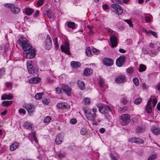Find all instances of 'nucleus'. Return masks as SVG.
<instances>
[{
  "label": "nucleus",
  "mask_w": 160,
  "mask_h": 160,
  "mask_svg": "<svg viewBox=\"0 0 160 160\" xmlns=\"http://www.w3.org/2000/svg\"><path fill=\"white\" fill-rule=\"evenodd\" d=\"M32 62H27V67L28 72L31 73H33V72H35V71L33 69Z\"/></svg>",
  "instance_id": "16"
},
{
  "label": "nucleus",
  "mask_w": 160,
  "mask_h": 160,
  "mask_svg": "<svg viewBox=\"0 0 160 160\" xmlns=\"http://www.w3.org/2000/svg\"><path fill=\"white\" fill-rule=\"evenodd\" d=\"M56 92L58 94H59L61 92V89H60V88H56Z\"/></svg>",
  "instance_id": "60"
},
{
  "label": "nucleus",
  "mask_w": 160,
  "mask_h": 160,
  "mask_svg": "<svg viewBox=\"0 0 160 160\" xmlns=\"http://www.w3.org/2000/svg\"><path fill=\"white\" fill-rule=\"evenodd\" d=\"M146 21L147 22H149L151 21V18L149 16H147L145 17Z\"/></svg>",
  "instance_id": "50"
},
{
  "label": "nucleus",
  "mask_w": 160,
  "mask_h": 160,
  "mask_svg": "<svg viewBox=\"0 0 160 160\" xmlns=\"http://www.w3.org/2000/svg\"><path fill=\"white\" fill-rule=\"evenodd\" d=\"M45 46L47 50L50 49L52 46V41L50 35H48L45 41Z\"/></svg>",
  "instance_id": "9"
},
{
  "label": "nucleus",
  "mask_w": 160,
  "mask_h": 160,
  "mask_svg": "<svg viewBox=\"0 0 160 160\" xmlns=\"http://www.w3.org/2000/svg\"><path fill=\"white\" fill-rule=\"evenodd\" d=\"M84 112L87 119L89 120L93 121L96 117V113H92L84 109Z\"/></svg>",
  "instance_id": "7"
},
{
  "label": "nucleus",
  "mask_w": 160,
  "mask_h": 160,
  "mask_svg": "<svg viewBox=\"0 0 160 160\" xmlns=\"http://www.w3.org/2000/svg\"><path fill=\"white\" fill-rule=\"evenodd\" d=\"M119 51L120 52L122 53H124L126 52V51L124 49H122V48H120L119 49Z\"/></svg>",
  "instance_id": "62"
},
{
  "label": "nucleus",
  "mask_w": 160,
  "mask_h": 160,
  "mask_svg": "<svg viewBox=\"0 0 160 160\" xmlns=\"http://www.w3.org/2000/svg\"><path fill=\"white\" fill-rule=\"evenodd\" d=\"M148 32L151 33L152 34L154 37H155L156 38H157V33H156L154 31H152L151 30H148Z\"/></svg>",
  "instance_id": "46"
},
{
  "label": "nucleus",
  "mask_w": 160,
  "mask_h": 160,
  "mask_svg": "<svg viewBox=\"0 0 160 160\" xmlns=\"http://www.w3.org/2000/svg\"><path fill=\"white\" fill-rule=\"evenodd\" d=\"M78 84L80 89L82 90L84 89L85 85L83 81L81 80H78Z\"/></svg>",
  "instance_id": "22"
},
{
  "label": "nucleus",
  "mask_w": 160,
  "mask_h": 160,
  "mask_svg": "<svg viewBox=\"0 0 160 160\" xmlns=\"http://www.w3.org/2000/svg\"><path fill=\"white\" fill-rule=\"evenodd\" d=\"M40 78H34L29 80V83H37L40 81Z\"/></svg>",
  "instance_id": "19"
},
{
  "label": "nucleus",
  "mask_w": 160,
  "mask_h": 160,
  "mask_svg": "<svg viewBox=\"0 0 160 160\" xmlns=\"http://www.w3.org/2000/svg\"><path fill=\"white\" fill-rule=\"evenodd\" d=\"M24 127L28 129H30L32 128V125L28 122H26L23 124Z\"/></svg>",
  "instance_id": "25"
},
{
  "label": "nucleus",
  "mask_w": 160,
  "mask_h": 160,
  "mask_svg": "<svg viewBox=\"0 0 160 160\" xmlns=\"http://www.w3.org/2000/svg\"><path fill=\"white\" fill-rule=\"evenodd\" d=\"M70 64L71 66L73 68H77L81 66L80 62L74 61H72L71 62Z\"/></svg>",
  "instance_id": "18"
},
{
  "label": "nucleus",
  "mask_w": 160,
  "mask_h": 160,
  "mask_svg": "<svg viewBox=\"0 0 160 160\" xmlns=\"http://www.w3.org/2000/svg\"><path fill=\"white\" fill-rule=\"evenodd\" d=\"M133 82L136 86H138L139 85V81L137 78H134L133 79Z\"/></svg>",
  "instance_id": "37"
},
{
  "label": "nucleus",
  "mask_w": 160,
  "mask_h": 160,
  "mask_svg": "<svg viewBox=\"0 0 160 160\" xmlns=\"http://www.w3.org/2000/svg\"><path fill=\"white\" fill-rule=\"evenodd\" d=\"M157 103V100L155 98H154L152 100V103L153 104V106L154 107Z\"/></svg>",
  "instance_id": "56"
},
{
  "label": "nucleus",
  "mask_w": 160,
  "mask_h": 160,
  "mask_svg": "<svg viewBox=\"0 0 160 160\" xmlns=\"http://www.w3.org/2000/svg\"><path fill=\"white\" fill-rule=\"evenodd\" d=\"M156 88L158 90H160V82L157 85Z\"/></svg>",
  "instance_id": "63"
},
{
  "label": "nucleus",
  "mask_w": 160,
  "mask_h": 160,
  "mask_svg": "<svg viewBox=\"0 0 160 160\" xmlns=\"http://www.w3.org/2000/svg\"><path fill=\"white\" fill-rule=\"evenodd\" d=\"M146 69V67L143 64H140L139 65V71L140 72H142L145 70Z\"/></svg>",
  "instance_id": "30"
},
{
  "label": "nucleus",
  "mask_w": 160,
  "mask_h": 160,
  "mask_svg": "<svg viewBox=\"0 0 160 160\" xmlns=\"http://www.w3.org/2000/svg\"><path fill=\"white\" fill-rule=\"evenodd\" d=\"M103 64L107 66H110L113 64V61L112 59L109 58H105L103 60Z\"/></svg>",
  "instance_id": "14"
},
{
  "label": "nucleus",
  "mask_w": 160,
  "mask_h": 160,
  "mask_svg": "<svg viewBox=\"0 0 160 160\" xmlns=\"http://www.w3.org/2000/svg\"><path fill=\"white\" fill-rule=\"evenodd\" d=\"M5 73V69L4 68L0 69V76H2Z\"/></svg>",
  "instance_id": "45"
},
{
  "label": "nucleus",
  "mask_w": 160,
  "mask_h": 160,
  "mask_svg": "<svg viewBox=\"0 0 160 160\" xmlns=\"http://www.w3.org/2000/svg\"><path fill=\"white\" fill-rule=\"evenodd\" d=\"M127 102V99L126 97L123 98L121 100V102L124 105L126 104Z\"/></svg>",
  "instance_id": "43"
},
{
  "label": "nucleus",
  "mask_w": 160,
  "mask_h": 160,
  "mask_svg": "<svg viewBox=\"0 0 160 160\" xmlns=\"http://www.w3.org/2000/svg\"><path fill=\"white\" fill-rule=\"evenodd\" d=\"M68 26L70 28L74 29L75 27V23L73 22H69L68 23Z\"/></svg>",
  "instance_id": "34"
},
{
  "label": "nucleus",
  "mask_w": 160,
  "mask_h": 160,
  "mask_svg": "<svg viewBox=\"0 0 160 160\" xmlns=\"http://www.w3.org/2000/svg\"><path fill=\"white\" fill-rule=\"evenodd\" d=\"M99 131L101 133H104L105 131V129L104 128H102L99 129Z\"/></svg>",
  "instance_id": "61"
},
{
  "label": "nucleus",
  "mask_w": 160,
  "mask_h": 160,
  "mask_svg": "<svg viewBox=\"0 0 160 160\" xmlns=\"http://www.w3.org/2000/svg\"><path fill=\"white\" fill-rule=\"evenodd\" d=\"M143 131V129L140 127H138L136 129V131L137 132H141Z\"/></svg>",
  "instance_id": "41"
},
{
  "label": "nucleus",
  "mask_w": 160,
  "mask_h": 160,
  "mask_svg": "<svg viewBox=\"0 0 160 160\" xmlns=\"http://www.w3.org/2000/svg\"><path fill=\"white\" fill-rule=\"evenodd\" d=\"M39 12L38 10H37L34 15V17H37V16L38 15Z\"/></svg>",
  "instance_id": "58"
},
{
  "label": "nucleus",
  "mask_w": 160,
  "mask_h": 160,
  "mask_svg": "<svg viewBox=\"0 0 160 160\" xmlns=\"http://www.w3.org/2000/svg\"><path fill=\"white\" fill-rule=\"evenodd\" d=\"M151 53L150 54V55L152 57H154L157 54L158 52L157 51H155V52H152V51L151 50Z\"/></svg>",
  "instance_id": "51"
},
{
  "label": "nucleus",
  "mask_w": 160,
  "mask_h": 160,
  "mask_svg": "<svg viewBox=\"0 0 160 160\" xmlns=\"http://www.w3.org/2000/svg\"><path fill=\"white\" fill-rule=\"evenodd\" d=\"M61 51L66 54L70 55L71 53L69 50V43L66 41L64 45H62L61 47Z\"/></svg>",
  "instance_id": "5"
},
{
  "label": "nucleus",
  "mask_w": 160,
  "mask_h": 160,
  "mask_svg": "<svg viewBox=\"0 0 160 160\" xmlns=\"http://www.w3.org/2000/svg\"><path fill=\"white\" fill-rule=\"evenodd\" d=\"M115 82L117 83H121L127 81L126 78L124 75L118 76L115 79Z\"/></svg>",
  "instance_id": "12"
},
{
  "label": "nucleus",
  "mask_w": 160,
  "mask_h": 160,
  "mask_svg": "<svg viewBox=\"0 0 160 160\" xmlns=\"http://www.w3.org/2000/svg\"><path fill=\"white\" fill-rule=\"evenodd\" d=\"M42 102L44 104L47 105L48 103V101L47 99H44L42 101Z\"/></svg>",
  "instance_id": "54"
},
{
  "label": "nucleus",
  "mask_w": 160,
  "mask_h": 160,
  "mask_svg": "<svg viewBox=\"0 0 160 160\" xmlns=\"http://www.w3.org/2000/svg\"><path fill=\"white\" fill-rule=\"evenodd\" d=\"M51 120V118L50 116H47L44 120V122L47 123L49 122Z\"/></svg>",
  "instance_id": "38"
},
{
  "label": "nucleus",
  "mask_w": 160,
  "mask_h": 160,
  "mask_svg": "<svg viewBox=\"0 0 160 160\" xmlns=\"http://www.w3.org/2000/svg\"><path fill=\"white\" fill-rule=\"evenodd\" d=\"M157 108L158 110L160 111V102H159L157 104Z\"/></svg>",
  "instance_id": "64"
},
{
  "label": "nucleus",
  "mask_w": 160,
  "mask_h": 160,
  "mask_svg": "<svg viewBox=\"0 0 160 160\" xmlns=\"http://www.w3.org/2000/svg\"><path fill=\"white\" fill-rule=\"evenodd\" d=\"M124 21L126 22H127V23L130 26L132 27L133 26V24H132V21L131 20H124Z\"/></svg>",
  "instance_id": "40"
},
{
  "label": "nucleus",
  "mask_w": 160,
  "mask_h": 160,
  "mask_svg": "<svg viewBox=\"0 0 160 160\" xmlns=\"http://www.w3.org/2000/svg\"><path fill=\"white\" fill-rule=\"evenodd\" d=\"M142 101V99L140 98H137L134 101V103L136 104H139Z\"/></svg>",
  "instance_id": "36"
},
{
  "label": "nucleus",
  "mask_w": 160,
  "mask_h": 160,
  "mask_svg": "<svg viewBox=\"0 0 160 160\" xmlns=\"http://www.w3.org/2000/svg\"><path fill=\"white\" fill-rule=\"evenodd\" d=\"M58 157L60 158H62L65 157V154H63L61 152H59L58 153Z\"/></svg>",
  "instance_id": "48"
},
{
  "label": "nucleus",
  "mask_w": 160,
  "mask_h": 160,
  "mask_svg": "<svg viewBox=\"0 0 160 160\" xmlns=\"http://www.w3.org/2000/svg\"><path fill=\"white\" fill-rule=\"evenodd\" d=\"M98 83L100 86L102 87L103 86V82L102 80H100L99 81Z\"/></svg>",
  "instance_id": "55"
},
{
  "label": "nucleus",
  "mask_w": 160,
  "mask_h": 160,
  "mask_svg": "<svg viewBox=\"0 0 160 160\" xmlns=\"http://www.w3.org/2000/svg\"><path fill=\"white\" fill-rule=\"evenodd\" d=\"M87 130L85 128H82L80 131V133L82 135H85L86 134Z\"/></svg>",
  "instance_id": "42"
},
{
  "label": "nucleus",
  "mask_w": 160,
  "mask_h": 160,
  "mask_svg": "<svg viewBox=\"0 0 160 160\" xmlns=\"http://www.w3.org/2000/svg\"><path fill=\"white\" fill-rule=\"evenodd\" d=\"M62 89L68 96L71 95V89L66 85L62 84Z\"/></svg>",
  "instance_id": "13"
},
{
  "label": "nucleus",
  "mask_w": 160,
  "mask_h": 160,
  "mask_svg": "<svg viewBox=\"0 0 160 160\" xmlns=\"http://www.w3.org/2000/svg\"><path fill=\"white\" fill-rule=\"evenodd\" d=\"M24 108L26 109L30 115H31L35 110V107L32 104L25 105Z\"/></svg>",
  "instance_id": "11"
},
{
  "label": "nucleus",
  "mask_w": 160,
  "mask_h": 160,
  "mask_svg": "<svg viewBox=\"0 0 160 160\" xmlns=\"http://www.w3.org/2000/svg\"><path fill=\"white\" fill-rule=\"evenodd\" d=\"M151 130L152 133L156 135H158L160 133V129L159 128L152 127V128Z\"/></svg>",
  "instance_id": "21"
},
{
  "label": "nucleus",
  "mask_w": 160,
  "mask_h": 160,
  "mask_svg": "<svg viewBox=\"0 0 160 160\" xmlns=\"http://www.w3.org/2000/svg\"><path fill=\"white\" fill-rule=\"evenodd\" d=\"M57 108L59 109H62L65 108L66 109L70 108V106L67 103H65L63 102H60L58 103L57 105Z\"/></svg>",
  "instance_id": "15"
},
{
  "label": "nucleus",
  "mask_w": 160,
  "mask_h": 160,
  "mask_svg": "<svg viewBox=\"0 0 160 160\" xmlns=\"http://www.w3.org/2000/svg\"><path fill=\"white\" fill-rule=\"evenodd\" d=\"M84 101L85 104H89L90 102V100L89 98H86L84 99Z\"/></svg>",
  "instance_id": "44"
},
{
  "label": "nucleus",
  "mask_w": 160,
  "mask_h": 160,
  "mask_svg": "<svg viewBox=\"0 0 160 160\" xmlns=\"http://www.w3.org/2000/svg\"><path fill=\"white\" fill-rule=\"evenodd\" d=\"M152 100V98H150L149 99V100H148V101L147 102V104L146 105H147L151 106L150 105V104H151Z\"/></svg>",
  "instance_id": "59"
},
{
  "label": "nucleus",
  "mask_w": 160,
  "mask_h": 160,
  "mask_svg": "<svg viewBox=\"0 0 160 160\" xmlns=\"http://www.w3.org/2000/svg\"><path fill=\"white\" fill-rule=\"evenodd\" d=\"M91 71L92 70L88 68L84 70L83 72V75L84 76H89L90 75Z\"/></svg>",
  "instance_id": "28"
},
{
  "label": "nucleus",
  "mask_w": 160,
  "mask_h": 160,
  "mask_svg": "<svg viewBox=\"0 0 160 160\" xmlns=\"http://www.w3.org/2000/svg\"><path fill=\"white\" fill-rule=\"evenodd\" d=\"M62 142V138L60 134H58L56 137L55 142L58 145L60 144Z\"/></svg>",
  "instance_id": "20"
},
{
  "label": "nucleus",
  "mask_w": 160,
  "mask_h": 160,
  "mask_svg": "<svg viewBox=\"0 0 160 160\" xmlns=\"http://www.w3.org/2000/svg\"><path fill=\"white\" fill-rule=\"evenodd\" d=\"M43 3V0H39L37 3V4L38 6H41Z\"/></svg>",
  "instance_id": "47"
},
{
  "label": "nucleus",
  "mask_w": 160,
  "mask_h": 160,
  "mask_svg": "<svg viewBox=\"0 0 160 160\" xmlns=\"http://www.w3.org/2000/svg\"><path fill=\"white\" fill-rule=\"evenodd\" d=\"M110 41L112 48L116 47L117 44V39L115 34L110 35Z\"/></svg>",
  "instance_id": "8"
},
{
  "label": "nucleus",
  "mask_w": 160,
  "mask_h": 160,
  "mask_svg": "<svg viewBox=\"0 0 160 160\" xmlns=\"http://www.w3.org/2000/svg\"><path fill=\"white\" fill-rule=\"evenodd\" d=\"M133 69L131 68H127L126 70V72L129 75H130L133 72Z\"/></svg>",
  "instance_id": "35"
},
{
  "label": "nucleus",
  "mask_w": 160,
  "mask_h": 160,
  "mask_svg": "<svg viewBox=\"0 0 160 160\" xmlns=\"http://www.w3.org/2000/svg\"><path fill=\"white\" fill-rule=\"evenodd\" d=\"M70 122L72 124H75L77 122L76 119L75 118L72 119L70 120Z\"/></svg>",
  "instance_id": "53"
},
{
  "label": "nucleus",
  "mask_w": 160,
  "mask_h": 160,
  "mask_svg": "<svg viewBox=\"0 0 160 160\" xmlns=\"http://www.w3.org/2000/svg\"><path fill=\"white\" fill-rule=\"evenodd\" d=\"M33 12V10L31 8H26L25 11V13L27 15H30Z\"/></svg>",
  "instance_id": "26"
},
{
  "label": "nucleus",
  "mask_w": 160,
  "mask_h": 160,
  "mask_svg": "<svg viewBox=\"0 0 160 160\" xmlns=\"http://www.w3.org/2000/svg\"><path fill=\"white\" fill-rule=\"evenodd\" d=\"M4 6L6 7L11 8L12 12L17 14L20 11L19 8L16 7L14 5L11 4H5Z\"/></svg>",
  "instance_id": "6"
},
{
  "label": "nucleus",
  "mask_w": 160,
  "mask_h": 160,
  "mask_svg": "<svg viewBox=\"0 0 160 160\" xmlns=\"http://www.w3.org/2000/svg\"><path fill=\"white\" fill-rule=\"evenodd\" d=\"M18 44H20L22 47L23 50L26 52V57L28 58H32L35 56V51L33 49H32V47L29 43L25 40L22 41L19 39L18 41Z\"/></svg>",
  "instance_id": "1"
},
{
  "label": "nucleus",
  "mask_w": 160,
  "mask_h": 160,
  "mask_svg": "<svg viewBox=\"0 0 160 160\" xmlns=\"http://www.w3.org/2000/svg\"><path fill=\"white\" fill-rule=\"evenodd\" d=\"M125 59L126 57L124 55H122L120 56L116 60V65L119 67L122 66L124 63Z\"/></svg>",
  "instance_id": "10"
},
{
  "label": "nucleus",
  "mask_w": 160,
  "mask_h": 160,
  "mask_svg": "<svg viewBox=\"0 0 160 160\" xmlns=\"http://www.w3.org/2000/svg\"><path fill=\"white\" fill-rule=\"evenodd\" d=\"M46 14L48 18H51L54 15V14L52 12V11L50 10H47Z\"/></svg>",
  "instance_id": "29"
},
{
  "label": "nucleus",
  "mask_w": 160,
  "mask_h": 160,
  "mask_svg": "<svg viewBox=\"0 0 160 160\" xmlns=\"http://www.w3.org/2000/svg\"><path fill=\"white\" fill-rule=\"evenodd\" d=\"M18 144L15 143L12 144L10 148V149L11 151H13L15 150L18 148Z\"/></svg>",
  "instance_id": "33"
},
{
  "label": "nucleus",
  "mask_w": 160,
  "mask_h": 160,
  "mask_svg": "<svg viewBox=\"0 0 160 160\" xmlns=\"http://www.w3.org/2000/svg\"><path fill=\"white\" fill-rule=\"evenodd\" d=\"M130 116L128 114H123L120 117V122L122 125H127L129 122Z\"/></svg>",
  "instance_id": "3"
},
{
  "label": "nucleus",
  "mask_w": 160,
  "mask_h": 160,
  "mask_svg": "<svg viewBox=\"0 0 160 160\" xmlns=\"http://www.w3.org/2000/svg\"><path fill=\"white\" fill-rule=\"evenodd\" d=\"M103 8L104 9L106 10L109 8V7L107 4H104L103 5Z\"/></svg>",
  "instance_id": "57"
},
{
  "label": "nucleus",
  "mask_w": 160,
  "mask_h": 160,
  "mask_svg": "<svg viewBox=\"0 0 160 160\" xmlns=\"http://www.w3.org/2000/svg\"><path fill=\"white\" fill-rule=\"evenodd\" d=\"M13 98V96L12 94L6 95V94H3L2 97L1 99L2 100H4L6 99H12Z\"/></svg>",
  "instance_id": "23"
},
{
  "label": "nucleus",
  "mask_w": 160,
  "mask_h": 160,
  "mask_svg": "<svg viewBox=\"0 0 160 160\" xmlns=\"http://www.w3.org/2000/svg\"><path fill=\"white\" fill-rule=\"evenodd\" d=\"M145 110L148 113H151L152 111L151 106L146 105L145 107Z\"/></svg>",
  "instance_id": "31"
},
{
  "label": "nucleus",
  "mask_w": 160,
  "mask_h": 160,
  "mask_svg": "<svg viewBox=\"0 0 160 160\" xmlns=\"http://www.w3.org/2000/svg\"><path fill=\"white\" fill-rule=\"evenodd\" d=\"M92 52L95 55H98L100 53V52L99 50L94 48L92 49Z\"/></svg>",
  "instance_id": "39"
},
{
  "label": "nucleus",
  "mask_w": 160,
  "mask_h": 160,
  "mask_svg": "<svg viewBox=\"0 0 160 160\" xmlns=\"http://www.w3.org/2000/svg\"><path fill=\"white\" fill-rule=\"evenodd\" d=\"M12 102V101H5L2 102V104L4 107H6L11 105Z\"/></svg>",
  "instance_id": "27"
},
{
  "label": "nucleus",
  "mask_w": 160,
  "mask_h": 160,
  "mask_svg": "<svg viewBox=\"0 0 160 160\" xmlns=\"http://www.w3.org/2000/svg\"><path fill=\"white\" fill-rule=\"evenodd\" d=\"M100 112L105 115L106 118L108 119L111 118L112 112L110 107L108 106L103 105L99 103L97 105Z\"/></svg>",
  "instance_id": "2"
},
{
  "label": "nucleus",
  "mask_w": 160,
  "mask_h": 160,
  "mask_svg": "<svg viewBox=\"0 0 160 160\" xmlns=\"http://www.w3.org/2000/svg\"><path fill=\"white\" fill-rule=\"evenodd\" d=\"M111 9L118 15H121L123 13L121 7L117 4H112L111 7Z\"/></svg>",
  "instance_id": "4"
},
{
  "label": "nucleus",
  "mask_w": 160,
  "mask_h": 160,
  "mask_svg": "<svg viewBox=\"0 0 160 160\" xmlns=\"http://www.w3.org/2000/svg\"><path fill=\"white\" fill-rule=\"evenodd\" d=\"M156 157V155L155 154H152L151 155L149 159H150V160H153L154 159H155Z\"/></svg>",
  "instance_id": "49"
},
{
  "label": "nucleus",
  "mask_w": 160,
  "mask_h": 160,
  "mask_svg": "<svg viewBox=\"0 0 160 160\" xmlns=\"http://www.w3.org/2000/svg\"><path fill=\"white\" fill-rule=\"evenodd\" d=\"M19 112L20 113H22L23 114H25L26 113L25 110L21 108L19 110Z\"/></svg>",
  "instance_id": "52"
},
{
  "label": "nucleus",
  "mask_w": 160,
  "mask_h": 160,
  "mask_svg": "<svg viewBox=\"0 0 160 160\" xmlns=\"http://www.w3.org/2000/svg\"><path fill=\"white\" fill-rule=\"evenodd\" d=\"M43 94V92L37 93L35 96V98L36 99L39 100L41 98Z\"/></svg>",
  "instance_id": "32"
},
{
  "label": "nucleus",
  "mask_w": 160,
  "mask_h": 160,
  "mask_svg": "<svg viewBox=\"0 0 160 160\" xmlns=\"http://www.w3.org/2000/svg\"><path fill=\"white\" fill-rule=\"evenodd\" d=\"M131 142H133L138 143V144H143L144 142V141L139 138H134L131 140Z\"/></svg>",
  "instance_id": "17"
},
{
  "label": "nucleus",
  "mask_w": 160,
  "mask_h": 160,
  "mask_svg": "<svg viewBox=\"0 0 160 160\" xmlns=\"http://www.w3.org/2000/svg\"><path fill=\"white\" fill-rule=\"evenodd\" d=\"M92 50H91L90 47H88L86 50V53L87 56L89 57L92 56Z\"/></svg>",
  "instance_id": "24"
}]
</instances>
